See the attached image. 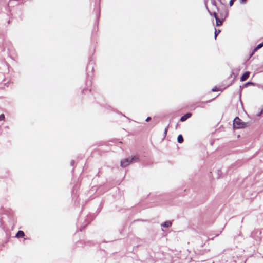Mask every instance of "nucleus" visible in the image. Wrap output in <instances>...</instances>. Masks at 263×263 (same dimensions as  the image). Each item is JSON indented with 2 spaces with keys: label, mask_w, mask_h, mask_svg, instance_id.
Returning a JSON list of instances; mask_svg holds the SVG:
<instances>
[{
  "label": "nucleus",
  "mask_w": 263,
  "mask_h": 263,
  "mask_svg": "<svg viewBox=\"0 0 263 263\" xmlns=\"http://www.w3.org/2000/svg\"><path fill=\"white\" fill-rule=\"evenodd\" d=\"M233 126L235 128H242L246 127L247 125L238 117H236L233 121Z\"/></svg>",
  "instance_id": "obj_1"
},
{
  "label": "nucleus",
  "mask_w": 263,
  "mask_h": 263,
  "mask_svg": "<svg viewBox=\"0 0 263 263\" xmlns=\"http://www.w3.org/2000/svg\"><path fill=\"white\" fill-rule=\"evenodd\" d=\"M137 160L138 158L136 157H134L131 158H126L121 161V166L122 167H125L129 165L133 160Z\"/></svg>",
  "instance_id": "obj_2"
},
{
  "label": "nucleus",
  "mask_w": 263,
  "mask_h": 263,
  "mask_svg": "<svg viewBox=\"0 0 263 263\" xmlns=\"http://www.w3.org/2000/svg\"><path fill=\"white\" fill-rule=\"evenodd\" d=\"M250 76V72L247 71L240 78L241 81H245L247 79H248Z\"/></svg>",
  "instance_id": "obj_3"
},
{
  "label": "nucleus",
  "mask_w": 263,
  "mask_h": 263,
  "mask_svg": "<svg viewBox=\"0 0 263 263\" xmlns=\"http://www.w3.org/2000/svg\"><path fill=\"white\" fill-rule=\"evenodd\" d=\"M191 115L192 114L191 113H187L185 115L181 117V118H180V121L182 122L185 121L189 118H190L191 116Z\"/></svg>",
  "instance_id": "obj_4"
},
{
  "label": "nucleus",
  "mask_w": 263,
  "mask_h": 263,
  "mask_svg": "<svg viewBox=\"0 0 263 263\" xmlns=\"http://www.w3.org/2000/svg\"><path fill=\"white\" fill-rule=\"evenodd\" d=\"M25 235L24 232L23 231H18L16 234V237L21 238L24 237Z\"/></svg>",
  "instance_id": "obj_5"
},
{
  "label": "nucleus",
  "mask_w": 263,
  "mask_h": 263,
  "mask_svg": "<svg viewBox=\"0 0 263 263\" xmlns=\"http://www.w3.org/2000/svg\"><path fill=\"white\" fill-rule=\"evenodd\" d=\"M262 47H263V42H262L261 43H260V44H258V45L257 46V47H255V48L254 49V50H253V52H252V54H253L254 52H255L256 51H257L258 49H259L260 48H261Z\"/></svg>",
  "instance_id": "obj_6"
},
{
  "label": "nucleus",
  "mask_w": 263,
  "mask_h": 263,
  "mask_svg": "<svg viewBox=\"0 0 263 263\" xmlns=\"http://www.w3.org/2000/svg\"><path fill=\"white\" fill-rule=\"evenodd\" d=\"M223 20H220L218 17H216V23L217 26H221L222 24Z\"/></svg>",
  "instance_id": "obj_7"
},
{
  "label": "nucleus",
  "mask_w": 263,
  "mask_h": 263,
  "mask_svg": "<svg viewBox=\"0 0 263 263\" xmlns=\"http://www.w3.org/2000/svg\"><path fill=\"white\" fill-rule=\"evenodd\" d=\"M177 141L179 143H182L183 142V138L182 135H178L177 137Z\"/></svg>",
  "instance_id": "obj_8"
},
{
  "label": "nucleus",
  "mask_w": 263,
  "mask_h": 263,
  "mask_svg": "<svg viewBox=\"0 0 263 263\" xmlns=\"http://www.w3.org/2000/svg\"><path fill=\"white\" fill-rule=\"evenodd\" d=\"M172 225V222L171 221H166L163 224H162V226L164 227H169Z\"/></svg>",
  "instance_id": "obj_9"
},
{
  "label": "nucleus",
  "mask_w": 263,
  "mask_h": 263,
  "mask_svg": "<svg viewBox=\"0 0 263 263\" xmlns=\"http://www.w3.org/2000/svg\"><path fill=\"white\" fill-rule=\"evenodd\" d=\"M249 86H255V84L253 82H248L245 84L246 87H247Z\"/></svg>",
  "instance_id": "obj_10"
},
{
  "label": "nucleus",
  "mask_w": 263,
  "mask_h": 263,
  "mask_svg": "<svg viewBox=\"0 0 263 263\" xmlns=\"http://www.w3.org/2000/svg\"><path fill=\"white\" fill-rule=\"evenodd\" d=\"M220 30H217L215 29V38L216 39L218 34L220 33Z\"/></svg>",
  "instance_id": "obj_11"
},
{
  "label": "nucleus",
  "mask_w": 263,
  "mask_h": 263,
  "mask_svg": "<svg viewBox=\"0 0 263 263\" xmlns=\"http://www.w3.org/2000/svg\"><path fill=\"white\" fill-rule=\"evenodd\" d=\"M5 119V116L4 114H1L0 115V121L4 120Z\"/></svg>",
  "instance_id": "obj_12"
},
{
  "label": "nucleus",
  "mask_w": 263,
  "mask_h": 263,
  "mask_svg": "<svg viewBox=\"0 0 263 263\" xmlns=\"http://www.w3.org/2000/svg\"><path fill=\"white\" fill-rule=\"evenodd\" d=\"M235 0H230V3H229L230 6H232L233 5L234 2H235Z\"/></svg>",
  "instance_id": "obj_13"
},
{
  "label": "nucleus",
  "mask_w": 263,
  "mask_h": 263,
  "mask_svg": "<svg viewBox=\"0 0 263 263\" xmlns=\"http://www.w3.org/2000/svg\"><path fill=\"white\" fill-rule=\"evenodd\" d=\"M151 117H148L146 119V121H149L150 120H151Z\"/></svg>",
  "instance_id": "obj_14"
},
{
  "label": "nucleus",
  "mask_w": 263,
  "mask_h": 263,
  "mask_svg": "<svg viewBox=\"0 0 263 263\" xmlns=\"http://www.w3.org/2000/svg\"><path fill=\"white\" fill-rule=\"evenodd\" d=\"M214 16L215 17V18H216V17H218L216 13H214Z\"/></svg>",
  "instance_id": "obj_15"
},
{
  "label": "nucleus",
  "mask_w": 263,
  "mask_h": 263,
  "mask_svg": "<svg viewBox=\"0 0 263 263\" xmlns=\"http://www.w3.org/2000/svg\"><path fill=\"white\" fill-rule=\"evenodd\" d=\"M242 3H245L247 0H241Z\"/></svg>",
  "instance_id": "obj_16"
},
{
  "label": "nucleus",
  "mask_w": 263,
  "mask_h": 263,
  "mask_svg": "<svg viewBox=\"0 0 263 263\" xmlns=\"http://www.w3.org/2000/svg\"><path fill=\"white\" fill-rule=\"evenodd\" d=\"M212 91H218V90L215 88H213V89H212Z\"/></svg>",
  "instance_id": "obj_17"
}]
</instances>
